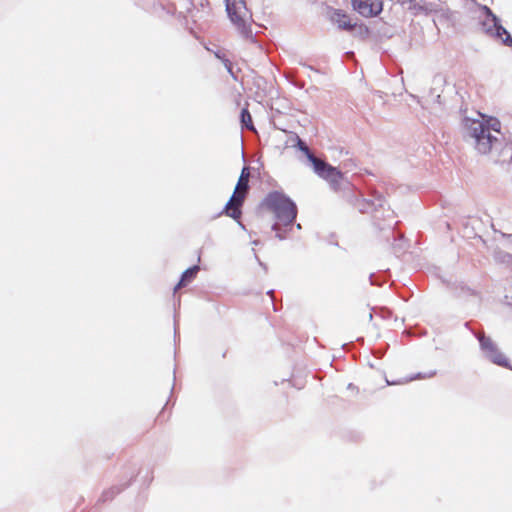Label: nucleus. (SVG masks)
I'll return each instance as SVG.
<instances>
[{
    "instance_id": "nucleus-9",
    "label": "nucleus",
    "mask_w": 512,
    "mask_h": 512,
    "mask_svg": "<svg viewBox=\"0 0 512 512\" xmlns=\"http://www.w3.org/2000/svg\"><path fill=\"white\" fill-rule=\"evenodd\" d=\"M485 10H486L487 14L492 17V21L494 22L496 37L498 39H500L504 45H506L508 47H512V37L509 34V32L503 26H501L499 24V20H498L497 16L494 15L488 7H485Z\"/></svg>"
},
{
    "instance_id": "nucleus-12",
    "label": "nucleus",
    "mask_w": 512,
    "mask_h": 512,
    "mask_svg": "<svg viewBox=\"0 0 512 512\" xmlns=\"http://www.w3.org/2000/svg\"><path fill=\"white\" fill-rule=\"evenodd\" d=\"M241 123L243 127L247 128L248 130H255L252 121V116L247 107L243 108L241 111Z\"/></svg>"
},
{
    "instance_id": "nucleus-14",
    "label": "nucleus",
    "mask_w": 512,
    "mask_h": 512,
    "mask_svg": "<svg viewBox=\"0 0 512 512\" xmlns=\"http://www.w3.org/2000/svg\"><path fill=\"white\" fill-rule=\"evenodd\" d=\"M486 127H488L489 132L494 131L498 134H500L501 129V123L498 119L490 118L487 123H485Z\"/></svg>"
},
{
    "instance_id": "nucleus-2",
    "label": "nucleus",
    "mask_w": 512,
    "mask_h": 512,
    "mask_svg": "<svg viewBox=\"0 0 512 512\" xmlns=\"http://www.w3.org/2000/svg\"><path fill=\"white\" fill-rule=\"evenodd\" d=\"M262 206L274 215L276 221L272 229L279 238H283L279 233L280 226H290L294 222L297 215L296 205L285 195L271 192L264 198Z\"/></svg>"
},
{
    "instance_id": "nucleus-7",
    "label": "nucleus",
    "mask_w": 512,
    "mask_h": 512,
    "mask_svg": "<svg viewBox=\"0 0 512 512\" xmlns=\"http://www.w3.org/2000/svg\"><path fill=\"white\" fill-rule=\"evenodd\" d=\"M329 20L334 23L338 29L343 31H353L357 23L353 22L352 17L341 9L329 8Z\"/></svg>"
},
{
    "instance_id": "nucleus-1",
    "label": "nucleus",
    "mask_w": 512,
    "mask_h": 512,
    "mask_svg": "<svg viewBox=\"0 0 512 512\" xmlns=\"http://www.w3.org/2000/svg\"><path fill=\"white\" fill-rule=\"evenodd\" d=\"M469 134L474 139V147L480 154H488L495 150L498 152L495 162L512 163V143H502L498 137L489 132L484 122L472 120L469 125Z\"/></svg>"
},
{
    "instance_id": "nucleus-16",
    "label": "nucleus",
    "mask_w": 512,
    "mask_h": 512,
    "mask_svg": "<svg viewBox=\"0 0 512 512\" xmlns=\"http://www.w3.org/2000/svg\"><path fill=\"white\" fill-rule=\"evenodd\" d=\"M216 56H217L219 59H222V60H223L225 67H226V68H227V70L231 73V72H232V64H231V62H230L228 59H223L222 57H220V55H219V54H216Z\"/></svg>"
},
{
    "instance_id": "nucleus-5",
    "label": "nucleus",
    "mask_w": 512,
    "mask_h": 512,
    "mask_svg": "<svg viewBox=\"0 0 512 512\" xmlns=\"http://www.w3.org/2000/svg\"><path fill=\"white\" fill-rule=\"evenodd\" d=\"M313 169L316 174L334 187H337L343 179V174L340 170L319 158H313Z\"/></svg>"
},
{
    "instance_id": "nucleus-11",
    "label": "nucleus",
    "mask_w": 512,
    "mask_h": 512,
    "mask_svg": "<svg viewBox=\"0 0 512 512\" xmlns=\"http://www.w3.org/2000/svg\"><path fill=\"white\" fill-rule=\"evenodd\" d=\"M198 271H199L198 266H193V267H190L187 270H185L183 272L179 282L175 286V291L188 285V283H190L196 277Z\"/></svg>"
},
{
    "instance_id": "nucleus-6",
    "label": "nucleus",
    "mask_w": 512,
    "mask_h": 512,
    "mask_svg": "<svg viewBox=\"0 0 512 512\" xmlns=\"http://www.w3.org/2000/svg\"><path fill=\"white\" fill-rule=\"evenodd\" d=\"M354 11L365 18L378 16L383 11L382 0H350Z\"/></svg>"
},
{
    "instance_id": "nucleus-10",
    "label": "nucleus",
    "mask_w": 512,
    "mask_h": 512,
    "mask_svg": "<svg viewBox=\"0 0 512 512\" xmlns=\"http://www.w3.org/2000/svg\"><path fill=\"white\" fill-rule=\"evenodd\" d=\"M490 353L488 354L489 359L494 363L502 367H508L509 366V360L505 356L504 353H502L495 344H491L490 346Z\"/></svg>"
},
{
    "instance_id": "nucleus-8",
    "label": "nucleus",
    "mask_w": 512,
    "mask_h": 512,
    "mask_svg": "<svg viewBox=\"0 0 512 512\" xmlns=\"http://www.w3.org/2000/svg\"><path fill=\"white\" fill-rule=\"evenodd\" d=\"M403 6H406L413 14L429 13L435 10L431 0H396Z\"/></svg>"
},
{
    "instance_id": "nucleus-13",
    "label": "nucleus",
    "mask_w": 512,
    "mask_h": 512,
    "mask_svg": "<svg viewBox=\"0 0 512 512\" xmlns=\"http://www.w3.org/2000/svg\"><path fill=\"white\" fill-rule=\"evenodd\" d=\"M297 146L298 148L303 152L305 153V155L307 156L308 160L311 162V164L313 165V158H317L316 156H314L310 149L308 148V146L299 138L297 137Z\"/></svg>"
},
{
    "instance_id": "nucleus-15",
    "label": "nucleus",
    "mask_w": 512,
    "mask_h": 512,
    "mask_svg": "<svg viewBox=\"0 0 512 512\" xmlns=\"http://www.w3.org/2000/svg\"><path fill=\"white\" fill-rule=\"evenodd\" d=\"M480 344L482 348L487 352V355L490 353V346L494 344V342L490 338L481 337Z\"/></svg>"
},
{
    "instance_id": "nucleus-4",
    "label": "nucleus",
    "mask_w": 512,
    "mask_h": 512,
    "mask_svg": "<svg viewBox=\"0 0 512 512\" xmlns=\"http://www.w3.org/2000/svg\"><path fill=\"white\" fill-rule=\"evenodd\" d=\"M226 8L232 23L241 32H245L251 20V15L246 7L245 2L242 0L233 2L228 1Z\"/></svg>"
},
{
    "instance_id": "nucleus-3",
    "label": "nucleus",
    "mask_w": 512,
    "mask_h": 512,
    "mask_svg": "<svg viewBox=\"0 0 512 512\" xmlns=\"http://www.w3.org/2000/svg\"><path fill=\"white\" fill-rule=\"evenodd\" d=\"M249 177V168L243 167L236 187L234 189L233 195L231 196V198L229 199L225 206V213L233 219H239L241 217V207L244 203V200L249 189Z\"/></svg>"
}]
</instances>
